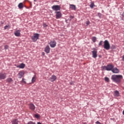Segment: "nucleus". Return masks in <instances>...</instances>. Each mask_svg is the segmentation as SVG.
Segmentation results:
<instances>
[{
  "instance_id": "f257e3e1",
  "label": "nucleus",
  "mask_w": 124,
  "mask_h": 124,
  "mask_svg": "<svg viewBox=\"0 0 124 124\" xmlns=\"http://www.w3.org/2000/svg\"><path fill=\"white\" fill-rule=\"evenodd\" d=\"M123 77L121 75H113L111 76V80L115 83H121Z\"/></svg>"
},
{
  "instance_id": "f03ea898",
  "label": "nucleus",
  "mask_w": 124,
  "mask_h": 124,
  "mask_svg": "<svg viewBox=\"0 0 124 124\" xmlns=\"http://www.w3.org/2000/svg\"><path fill=\"white\" fill-rule=\"evenodd\" d=\"M104 48L106 50H110V43H109V41L108 40H106L104 42Z\"/></svg>"
},
{
  "instance_id": "7ed1b4c3",
  "label": "nucleus",
  "mask_w": 124,
  "mask_h": 124,
  "mask_svg": "<svg viewBox=\"0 0 124 124\" xmlns=\"http://www.w3.org/2000/svg\"><path fill=\"white\" fill-rule=\"evenodd\" d=\"M38 38H39V34L38 33H34L31 37V39L34 42H36Z\"/></svg>"
},
{
  "instance_id": "20e7f679",
  "label": "nucleus",
  "mask_w": 124,
  "mask_h": 124,
  "mask_svg": "<svg viewBox=\"0 0 124 124\" xmlns=\"http://www.w3.org/2000/svg\"><path fill=\"white\" fill-rule=\"evenodd\" d=\"M51 8L52 10H54V11H58L61 10V6L58 5H53Z\"/></svg>"
},
{
  "instance_id": "39448f33",
  "label": "nucleus",
  "mask_w": 124,
  "mask_h": 124,
  "mask_svg": "<svg viewBox=\"0 0 124 124\" xmlns=\"http://www.w3.org/2000/svg\"><path fill=\"white\" fill-rule=\"evenodd\" d=\"M56 13V19H61L62 18V13L61 12H55Z\"/></svg>"
},
{
  "instance_id": "423d86ee",
  "label": "nucleus",
  "mask_w": 124,
  "mask_h": 124,
  "mask_svg": "<svg viewBox=\"0 0 124 124\" xmlns=\"http://www.w3.org/2000/svg\"><path fill=\"white\" fill-rule=\"evenodd\" d=\"M93 50H94L92 51L93 58L95 59V58L97 57V50H96L95 48H93Z\"/></svg>"
},
{
  "instance_id": "0eeeda50",
  "label": "nucleus",
  "mask_w": 124,
  "mask_h": 124,
  "mask_svg": "<svg viewBox=\"0 0 124 124\" xmlns=\"http://www.w3.org/2000/svg\"><path fill=\"white\" fill-rule=\"evenodd\" d=\"M107 71H112L113 68H114V65L113 64H108L107 66Z\"/></svg>"
},
{
  "instance_id": "6e6552de",
  "label": "nucleus",
  "mask_w": 124,
  "mask_h": 124,
  "mask_svg": "<svg viewBox=\"0 0 124 124\" xmlns=\"http://www.w3.org/2000/svg\"><path fill=\"white\" fill-rule=\"evenodd\" d=\"M6 78V73H0V79L4 80Z\"/></svg>"
},
{
  "instance_id": "1a4fd4ad",
  "label": "nucleus",
  "mask_w": 124,
  "mask_h": 124,
  "mask_svg": "<svg viewBox=\"0 0 124 124\" xmlns=\"http://www.w3.org/2000/svg\"><path fill=\"white\" fill-rule=\"evenodd\" d=\"M50 46L51 47V48H55L56 47V43L55 41H51L50 42Z\"/></svg>"
},
{
  "instance_id": "9d476101",
  "label": "nucleus",
  "mask_w": 124,
  "mask_h": 124,
  "mask_svg": "<svg viewBox=\"0 0 124 124\" xmlns=\"http://www.w3.org/2000/svg\"><path fill=\"white\" fill-rule=\"evenodd\" d=\"M14 34L16 36L19 37V36H20V35H21V30L16 31L15 32Z\"/></svg>"
},
{
  "instance_id": "9b49d317",
  "label": "nucleus",
  "mask_w": 124,
  "mask_h": 124,
  "mask_svg": "<svg viewBox=\"0 0 124 124\" xmlns=\"http://www.w3.org/2000/svg\"><path fill=\"white\" fill-rule=\"evenodd\" d=\"M29 109L31 110V111H34L35 110V106L33 104H30L29 105Z\"/></svg>"
},
{
  "instance_id": "f8f14e48",
  "label": "nucleus",
  "mask_w": 124,
  "mask_h": 124,
  "mask_svg": "<svg viewBox=\"0 0 124 124\" xmlns=\"http://www.w3.org/2000/svg\"><path fill=\"white\" fill-rule=\"evenodd\" d=\"M111 71L113 73H119L120 72V70L117 68H112V70H111Z\"/></svg>"
},
{
  "instance_id": "ddd939ff",
  "label": "nucleus",
  "mask_w": 124,
  "mask_h": 124,
  "mask_svg": "<svg viewBox=\"0 0 124 124\" xmlns=\"http://www.w3.org/2000/svg\"><path fill=\"white\" fill-rule=\"evenodd\" d=\"M45 52H46V54H49L50 53V47L49 46H47L45 47Z\"/></svg>"
},
{
  "instance_id": "4468645a",
  "label": "nucleus",
  "mask_w": 124,
  "mask_h": 124,
  "mask_svg": "<svg viewBox=\"0 0 124 124\" xmlns=\"http://www.w3.org/2000/svg\"><path fill=\"white\" fill-rule=\"evenodd\" d=\"M56 79L57 77H56L55 75H52L50 78V81H51V82H54V81H56Z\"/></svg>"
},
{
  "instance_id": "2eb2a0df",
  "label": "nucleus",
  "mask_w": 124,
  "mask_h": 124,
  "mask_svg": "<svg viewBox=\"0 0 124 124\" xmlns=\"http://www.w3.org/2000/svg\"><path fill=\"white\" fill-rule=\"evenodd\" d=\"M25 66L26 65L24 63H22L19 65L17 66V67H18V68L23 69L25 68Z\"/></svg>"
},
{
  "instance_id": "dca6fc26",
  "label": "nucleus",
  "mask_w": 124,
  "mask_h": 124,
  "mask_svg": "<svg viewBox=\"0 0 124 124\" xmlns=\"http://www.w3.org/2000/svg\"><path fill=\"white\" fill-rule=\"evenodd\" d=\"M25 73L24 72H20L18 73V78L21 79L23 76H24Z\"/></svg>"
},
{
  "instance_id": "f3484780",
  "label": "nucleus",
  "mask_w": 124,
  "mask_h": 124,
  "mask_svg": "<svg viewBox=\"0 0 124 124\" xmlns=\"http://www.w3.org/2000/svg\"><path fill=\"white\" fill-rule=\"evenodd\" d=\"M70 8L72 10H76V6L73 4H70Z\"/></svg>"
},
{
  "instance_id": "a211bd4d",
  "label": "nucleus",
  "mask_w": 124,
  "mask_h": 124,
  "mask_svg": "<svg viewBox=\"0 0 124 124\" xmlns=\"http://www.w3.org/2000/svg\"><path fill=\"white\" fill-rule=\"evenodd\" d=\"M18 7L19 9H22V8H24V4H23V3H20L18 4Z\"/></svg>"
},
{
  "instance_id": "6ab92c4d",
  "label": "nucleus",
  "mask_w": 124,
  "mask_h": 124,
  "mask_svg": "<svg viewBox=\"0 0 124 124\" xmlns=\"http://www.w3.org/2000/svg\"><path fill=\"white\" fill-rule=\"evenodd\" d=\"M120 95V93L119 91H116L114 92V96H119Z\"/></svg>"
},
{
  "instance_id": "aec40b11",
  "label": "nucleus",
  "mask_w": 124,
  "mask_h": 124,
  "mask_svg": "<svg viewBox=\"0 0 124 124\" xmlns=\"http://www.w3.org/2000/svg\"><path fill=\"white\" fill-rule=\"evenodd\" d=\"M35 80H36V76H34L31 79V83H34L35 82Z\"/></svg>"
},
{
  "instance_id": "412c9836",
  "label": "nucleus",
  "mask_w": 124,
  "mask_h": 124,
  "mask_svg": "<svg viewBox=\"0 0 124 124\" xmlns=\"http://www.w3.org/2000/svg\"><path fill=\"white\" fill-rule=\"evenodd\" d=\"M13 80L11 78H9L6 79V81L8 82V83H11Z\"/></svg>"
},
{
  "instance_id": "4be33fe9",
  "label": "nucleus",
  "mask_w": 124,
  "mask_h": 124,
  "mask_svg": "<svg viewBox=\"0 0 124 124\" xmlns=\"http://www.w3.org/2000/svg\"><path fill=\"white\" fill-rule=\"evenodd\" d=\"M101 68L102 70H107V66H102Z\"/></svg>"
},
{
  "instance_id": "5701e85b",
  "label": "nucleus",
  "mask_w": 124,
  "mask_h": 124,
  "mask_svg": "<svg viewBox=\"0 0 124 124\" xmlns=\"http://www.w3.org/2000/svg\"><path fill=\"white\" fill-rule=\"evenodd\" d=\"M92 41L93 42V43H94V42H95V41H96V38L95 37H93L92 38Z\"/></svg>"
},
{
  "instance_id": "b1692460",
  "label": "nucleus",
  "mask_w": 124,
  "mask_h": 124,
  "mask_svg": "<svg viewBox=\"0 0 124 124\" xmlns=\"http://www.w3.org/2000/svg\"><path fill=\"white\" fill-rule=\"evenodd\" d=\"M103 44V41H100L98 44L99 47H100V46H102Z\"/></svg>"
},
{
  "instance_id": "393cba45",
  "label": "nucleus",
  "mask_w": 124,
  "mask_h": 124,
  "mask_svg": "<svg viewBox=\"0 0 124 124\" xmlns=\"http://www.w3.org/2000/svg\"><path fill=\"white\" fill-rule=\"evenodd\" d=\"M105 81L106 82H108L110 81V79H109V78L105 77Z\"/></svg>"
},
{
  "instance_id": "a878e982",
  "label": "nucleus",
  "mask_w": 124,
  "mask_h": 124,
  "mask_svg": "<svg viewBox=\"0 0 124 124\" xmlns=\"http://www.w3.org/2000/svg\"><path fill=\"white\" fill-rule=\"evenodd\" d=\"M90 7L92 9L93 8V7H94V3H91V4H90Z\"/></svg>"
},
{
  "instance_id": "bb28decb",
  "label": "nucleus",
  "mask_w": 124,
  "mask_h": 124,
  "mask_svg": "<svg viewBox=\"0 0 124 124\" xmlns=\"http://www.w3.org/2000/svg\"><path fill=\"white\" fill-rule=\"evenodd\" d=\"M8 29H10V26L9 25H6L4 27V30H7Z\"/></svg>"
},
{
  "instance_id": "cd10ccee",
  "label": "nucleus",
  "mask_w": 124,
  "mask_h": 124,
  "mask_svg": "<svg viewBox=\"0 0 124 124\" xmlns=\"http://www.w3.org/2000/svg\"><path fill=\"white\" fill-rule=\"evenodd\" d=\"M9 48V46L8 45L4 46V49L5 50H7Z\"/></svg>"
},
{
  "instance_id": "c85d7f7f",
  "label": "nucleus",
  "mask_w": 124,
  "mask_h": 124,
  "mask_svg": "<svg viewBox=\"0 0 124 124\" xmlns=\"http://www.w3.org/2000/svg\"><path fill=\"white\" fill-rule=\"evenodd\" d=\"M27 124H35V123L32 121H30Z\"/></svg>"
},
{
  "instance_id": "c756f323",
  "label": "nucleus",
  "mask_w": 124,
  "mask_h": 124,
  "mask_svg": "<svg viewBox=\"0 0 124 124\" xmlns=\"http://www.w3.org/2000/svg\"><path fill=\"white\" fill-rule=\"evenodd\" d=\"M43 27H44V28H46V27H48V25L47 24H46V23H43Z\"/></svg>"
},
{
  "instance_id": "7c9ffc66",
  "label": "nucleus",
  "mask_w": 124,
  "mask_h": 124,
  "mask_svg": "<svg viewBox=\"0 0 124 124\" xmlns=\"http://www.w3.org/2000/svg\"><path fill=\"white\" fill-rule=\"evenodd\" d=\"M26 79L25 78H22V81L23 82V83H24V84H26L27 82H26V81H25Z\"/></svg>"
},
{
  "instance_id": "2f4dec72",
  "label": "nucleus",
  "mask_w": 124,
  "mask_h": 124,
  "mask_svg": "<svg viewBox=\"0 0 124 124\" xmlns=\"http://www.w3.org/2000/svg\"><path fill=\"white\" fill-rule=\"evenodd\" d=\"M35 118H36L37 119H39V115H38V114H35Z\"/></svg>"
},
{
  "instance_id": "473e14b6",
  "label": "nucleus",
  "mask_w": 124,
  "mask_h": 124,
  "mask_svg": "<svg viewBox=\"0 0 124 124\" xmlns=\"http://www.w3.org/2000/svg\"><path fill=\"white\" fill-rule=\"evenodd\" d=\"M86 25H87V26H89V25H90V21H87L86 22Z\"/></svg>"
},
{
  "instance_id": "72a5a7b5",
  "label": "nucleus",
  "mask_w": 124,
  "mask_h": 124,
  "mask_svg": "<svg viewBox=\"0 0 124 124\" xmlns=\"http://www.w3.org/2000/svg\"><path fill=\"white\" fill-rule=\"evenodd\" d=\"M96 124H101V123H100V122H99V121H97L96 122Z\"/></svg>"
},
{
  "instance_id": "f704fd0d",
  "label": "nucleus",
  "mask_w": 124,
  "mask_h": 124,
  "mask_svg": "<svg viewBox=\"0 0 124 124\" xmlns=\"http://www.w3.org/2000/svg\"><path fill=\"white\" fill-rule=\"evenodd\" d=\"M123 61H124V55L123 56Z\"/></svg>"
},
{
  "instance_id": "c9c22d12",
  "label": "nucleus",
  "mask_w": 124,
  "mask_h": 124,
  "mask_svg": "<svg viewBox=\"0 0 124 124\" xmlns=\"http://www.w3.org/2000/svg\"><path fill=\"white\" fill-rule=\"evenodd\" d=\"M37 124H42L40 122H38Z\"/></svg>"
},
{
  "instance_id": "e433bc0d",
  "label": "nucleus",
  "mask_w": 124,
  "mask_h": 124,
  "mask_svg": "<svg viewBox=\"0 0 124 124\" xmlns=\"http://www.w3.org/2000/svg\"><path fill=\"white\" fill-rule=\"evenodd\" d=\"M43 54H44V52H43Z\"/></svg>"
},
{
  "instance_id": "4c0bfd02",
  "label": "nucleus",
  "mask_w": 124,
  "mask_h": 124,
  "mask_svg": "<svg viewBox=\"0 0 124 124\" xmlns=\"http://www.w3.org/2000/svg\"><path fill=\"white\" fill-rule=\"evenodd\" d=\"M34 1H35V0H34Z\"/></svg>"
}]
</instances>
